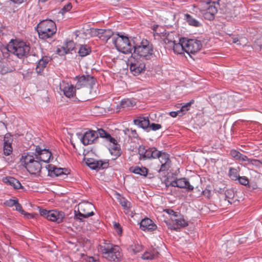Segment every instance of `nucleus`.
<instances>
[{
	"label": "nucleus",
	"instance_id": "nucleus-8",
	"mask_svg": "<svg viewBox=\"0 0 262 262\" xmlns=\"http://www.w3.org/2000/svg\"><path fill=\"white\" fill-rule=\"evenodd\" d=\"M92 204L88 202L80 203L78 205V211H75V219L82 222V218H88L94 214Z\"/></svg>",
	"mask_w": 262,
	"mask_h": 262
},
{
	"label": "nucleus",
	"instance_id": "nucleus-50",
	"mask_svg": "<svg viewBox=\"0 0 262 262\" xmlns=\"http://www.w3.org/2000/svg\"><path fill=\"white\" fill-rule=\"evenodd\" d=\"M161 125L160 124H156L154 123H152L151 124H150L149 125V128L150 131L151 130L154 131H156L157 130H159L161 128Z\"/></svg>",
	"mask_w": 262,
	"mask_h": 262
},
{
	"label": "nucleus",
	"instance_id": "nucleus-41",
	"mask_svg": "<svg viewBox=\"0 0 262 262\" xmlns=\"http://www.w3.org/2000/svg\"><path fill=\"white\" fill-rule=\"evenodd\" d=\"M14 206H15L16 210L19 211L21 214H24L27 218L32 217V215L31 214L29 213H25V211L23 209L21 205L18 203V201Z\"/></svg>",
	"mask_w": 262,
	"mask_h": 262
},
{
	"label": "nucleus",
	"instance_id": "nucleus-48",
	"mask_svg": "<svg viewBox=\"0 0 262 262\" xmlns=\"http://www.w3.org/2000/svg\"><path fill=\"white\" fill-rule=\"evenodd\" d=\"M72 5L71 3H68L66 5H65L60 10V13L62 14L66 13V12L69 11L72 9Z\"/></svg>",
	"mask_w": 262,
	"mask_h": 262
},
{
	"label": "nucleus",
	"instance_id": "nucleus-29",
	"mask_svg": "<svg viewBox=\"0 0 262 262\" xmlns=\"http://www.w3.org/2000/svg\"><path fill=\"white\" fill-rule=\"evenodd\" d=\"M3 182L7 185L13 187V188L16 189H19L22 187V185L19 181L13 177H5L3 178Z\"/></svg>",
	"mask_w": 262,
	"mask_h": 262
},
{
	"label": "nucleus",
	"instance_id": "nucleus-1",
	"mask_svg": "<svg viewBox=\"0 0 262 262\" xmlns=\"http://www.w3.org/2000/svg\"><path fill=\"white\" fill-rule=\"evenodd\" d=\"M120 248L109 241H104L98 247L103 257L109 261H118L121 258Z\"/></svg>",
	"mask_w": 262,
	"mask_h": 262
},
{
	"label": "nucleus",
	"instance_id": "nucleus-7",
	"mask_svg": "<svg viewBox=\"0 0 262 262\" xmlns=\"http://www.w3.org/2000/svg\"><path fill=\"white\" fill-rule=\"evenodd\" d=\"M112 41L119 52L124 54L132 53L134 46L131 43L127 37L118 34L117 37H113Z\"/></svg>",
	"mask_w": 262,
	"mask_h": 262
},
{
	"label": "nucleus",
	"instance_id": "nucleus-35",
	"mask_svg": "<svg viewBox=\"0 0 262 262\" xmlns=\"http://www.w3.org/2000/svg\"><path fill=\"white\" fill-rule=\"evenodd\" d=\"M117 199L124 209L127 210L130 208V203L125 198L119 194Z\"/></svg>",
	"mask_w": 262,
	"mask_h": 262
},
{
	"label": "nucleus",
	"instance_id": "nucleus-12",
	"mask_svg": "<svg viewBox=\"0 0 262 262\" xmlns=\"http://www.w3.org/2000/svg\"><path fill=\"white\" fill-rule=\"evenodd\" d=\"M158 150L156 147H146L143 145H139L138 154L140 160H145L150 158L156 159Z\"/></svg>",
	"mask_w": 262,
	"mask_h": 262
},
{
	"label": "nucleus",
	"instance_id": "nucleus-15",
	"mask_svg": "<svg viewBox=\"0 0 262 262\" xmlns=\"http://www.w3.org/2000/svg\"><path fill=\"white\" fill-rule=\"evenodd\" d=\"M36 159H38L40 163H48L52 157V153L49 149L41 148L37 146L35 148V152H34Z\"/></svg>",
	"mask_w": 262,
	"mask_h": 262
},
{
	"label": "nucleus",
	"instance_id": "nucleus-60",
	"mask_svg": "<svg viewBox=\"0 0 262 262\" xmlns=\"http://www.w3.org/2000/svg\"><path fill=\"white\" fill-rule=\"evenodd\" d=\"M48 1V0H38V2L39 3H44Z\"/></svg>",
	"mask_w": 262,
	"mask_h": 262
},
{
	"label": "nucleus",
	"instance_id": "nucleus-11",
	"mask_svg": "<svg viewBox=\"0 0 262 262\" xmlns=\"http://www.w3.org/2000/svg\"><path fill=\"white\" fill-rule=\"evenodd\" d=\"M185 52L189 56L194 54L201 50L202 45L201 41L195 39L184 38Z\"/></svg>",
	"mask_w": 262,
	"mask_h": 262
},
{
	"label": "nucleus",
	"instance_id": "nucleus-39",
	"mask_svg": "<svg viewBox=\"0 0 262 262\" xmlns=\"http://www.w3.org/2000/svg\"><path fill=\"white\" fill-rule=\"evenodd\" d=\"M228 174L230 178L234 181L237 180L239 177V174L236 168L233 167H230L229 168Z\"/></svg>",
	"mask_w": 262,
	"mask_h": 262
},
{
	"label": "nucleus",
	"instance_id": "nucleus-25",
	"mask_svg": "<svg viewBox=\"0 0 262 262\" xmlns=\"http://www.w3.org/2000/svg\"><path fill=\"white\" fill-rule=\"evenodd\" d=\"M140 227L143 231L152 232L157 229V226L149 218H145L141 220Z\"/></svg>",
	"mask_w": 262,
	"mask_h": 262
},
{
	"label": "nucleus",
	"instance_id": "nucleus-61",
	"mask_svg": "<svg viewBox=\"0 0 262 262\" xmlns=\"http://www.w3.org/2000/svg\"><path fill=\"white\" fill-rule=\"evenodd\" d=\"M204 192L205 193H208V194L207 195H209V194H210V191H209V190H207V192H206V190H205Z\"/></svg>",
	"mask_w": 262,
	"mask_h": 262
},
{
	"label": "nucleus",
	"instance_id": "nucleus-38",
	"mask_svg": "<svg viewBox=\"0 0 262 262\" xmlns=\"http://www.w3.org/2000/svg\"><path fill=\"white\" fill-rule=\"evenodd\" d=\"M123 132L124 135L128 136L129 138L137 139L138 137V134L136 130L126 128L124 129Z\"/></svg>",
	"mask_w": 262,
	"mask_h": 262
},
{
	"label": "nucleus",
	"instance_id": "nucleus-16",
	"mask_svg": "<svg viewBox=\"0 0 262 262\" xmlns=\"http://www.w3.org/2000/svg\"><path fill=\"white\" fill-rule=\"evenodd\" d=\"M164 41L168 44L170 47H172L173 52L176 53L182 54L183 51L185 52L184 38L180 39L179 42H176L175 40H171L166 37L164 38Z\"/></svg>",
	"mask_w": 262,
	"mask_h": 262
},
{
	"label": "nucleus",
	"instance_id": "nucleus-22",
	"mask_svg": "<svg viewBox=\"0 0 262 262\" xmlns=\"http://www.w3.org/2000/svg\"><path fill=\"white\" fill-rule=\"evenodd\" d=\"M75 86L71 83L67 82L64 81L60 84V90L62 91L63 94L68 98L73 97L75 96L76 93Z\"/></svg>",
	"mask_w": 262,
	"mask_h": 262
},
{
	"label": "nucleus",
	"instance_id": "nucleus-43",
	"mask_svg": "<svg viewBox=\"0 0 262 262\" xmlns=\"http://www.w3.org/2000/svg\"><path fill=\"white\" fill-rule=\"evenodd\" d=\"M166 34L165 29L160 26L158 30L155 32V36L165 37Z\"/></svg>",
	"mask_w": 262,
	"mask_h": 262
},
{
	"label": "nucleus",
	"instance_id": "nucleus-49",
	"mask_svg": "<svg viewBox=\"0 0 262 262\" xmlns=\"http://www.w3.org/2000/svg\"><path fill=\"white\" fill-rule=\"evenodd\" d=\"M237 180L239 183L243 185H247L249 183L248 179L246 177H239Z\"/></svg>",
	"mask_w": 262,
	"mask_h": 262
},
{
	"label": "nucleus",
	"instance_id": "nucleus-62",
	"mask_svg": "<svg viewBox=\"0 0 262 262\" xmlns=\"http://www.w3.org/2000/svg\"><path fill=\"white\" fill-rule=\"evenodd\" d=\"M3 56L5 58L7 57V56L4 53V52H3Z\"/></svg>",
	"mask_w": 262,
	"mask_h": 262
},
{
	"label": "nucleus",
	"instance_id": "nucleus-14",
	"mask_svg": "<svg viewBox=\"0 0 262 262\" xmlns=\"http://www.w3.org/2000/svg\"><path fill=\"white\" fill-rule=\"evenodd\" d=\"M76 135L84 145H88L94 143L98 139L97 132L93 130L86 131L83 134L77 133H76Z\"/></svg>",
	"mask_w": 262,
	"mask_h": 262
},
{
	"label": "nucleus",
	"instance_id": "nucleus-45",
	"mask_svg": "<svg viewBox=\"0 0 262 262\" xmlns=\"http://www.w3.org/2000/svg\"><path fill=\"white\" fill-rule=\"evenodd\" d=\"M103 31L104 29H93L91 32L93 35L98 36L99 38H102V34L104 32Z\"/></svg>",
	"mask_w": 262,
	"mask_h": 262
},
{
	"label": "nucleus",
	"instance_id": "nucleus-57",
	"mask_svg": "<svg viewBox=\"0 0 262 262\" xmlns=\"http://www.w3.org/2000/svg\"><path fill=\"white\" fill-rule=\"evenodd\" d=\"M160 27V26L158 25L154 24L151 26V28L153 31V34L155 36V32L158 30L159 28Z\"/></svg>",
	"mask_w": 262,
	"mask_h": 262
},
{
	"label": "nucleus",
	"instance_id": "nucleus-9",
	"mask_svg": "<svg viewBox=\"0 0 262 262\" xmlns=\"http://www.w3.org/2000/svg\"><path fill=\"white\" fill-rule=\"evenodd\" d=\"M144 60L132 55L128 61L129 69L134 75H137L145 70L146 63Z\"/></svg>",
	"mask_w": 262,
	"mask_h": 262
},
{
	"label": "nucleus",
	"instance_id": "nucleus-10",
	"mask_svg": "<svg viewBox=\"0 0 262 262\" xmlns=\"http://www.w3.org/2000/svg\"><path fill=\"white\" fill-rule=\"evenodd\" d=\"M74 80L76 82L75 88L77 90L82 88L91 90L96 84V79L89 75L76 76Z\"/></svg>",
	"mask_w": 262,
	"mask_h": 262
},
{
	"label": "nucleus",
	"instance_id": "nucleus-23",
	"mask_svg": "<svg viewBox=\"0 0 262 262\" xmlns=\"http://www.w3.org/2000/svg\"><path fill=\"white\" fill-rule=\"evenodd\" d=\"M168 186L185 188L187 191H192L194 189V187L190 185L188 180L185 178L176 179L171 182Z\"/></svg>",
	"mask_w": 262,
	"mask_h": 262
},
{
	"label": "nucleus",
	"instance_id": "nucleus-54",
	"mask_svg": "<svg viewBox=\"0 0 262 262\" xmlns=\"http://www.w3.org/2000/svg\"><path fill=\"white\" fill-rule=\"evenodd\" d=\"M183 115V113H181V111H178L177 112L173 111L171 112L170 113V115L172 117H176L177 116H182Z\"/></svg>",
	"mask_w": 262,
	"mask_h": 262
},
{
	"label": "nucleus",
	"instance_id": "nucleus-42",
	"mask_svg": "<svg viewBox=\"0 0 262 262\" xmlns=\"http://www.w3.org/2000/svg\"><path fill=\"white\" fill-rule=\"evenodd\" d=\"M132 249L134 253H137L142 250L143 246L139 243H135L132 246Z\"/></svg>",
	"mask_w": 262,
	"mask_h": 262
},
{
	"label": "nucleus",
	"instance_id": "nucleus-52",
	"mask_svg": "<svg viewBox=\"0 0 262 262\" xmlns=\"http://www.w3.org/2000/svg\"><path fill=\"white\" fill-rule=\"evenodd\" d=\"M164 211V212H166L169 215H171V218L172 217H174V218H176V217L177 216V215H178L177 213L171 209H166Z\"/></svg>",
	"mask_w": 262,
	"mask_h": 262
},
{
	"label": "nucleus",
	"instance_id": "nucleus-4",
	"mask_svg": "<svg viewBox=\"0 0 262 262\" xmlns=\"http://www.w3.org/2000/svg\"><path fill=\"white\" fill-rule=\"evenodd\" d=\"M133 55L144 60L151 59L154 54V47L149 41L143 39L140 45L134 46Z\"/></svg>",
	"mask_w": 262,
	"mask_h": 262
},
{
	"label": "nucleus",
	"instance_id": "nucleus-30",
	"mask_svg": "<svg viewBox=\"0 0 262 262\" xmlns=\"http://www.w3.org/2000/svg\"><path fill=\"white\" fill-rule=\"evenodd\" d=\"M136 104V102L134 99L125 98L121 101L120 107L123 109L130 110Z\"/></svg>",
	"mask_w": 262,
	"mask_h": 262
},
{
	"label": "nucleus",
	"instance_id": "nucleus-56",
	"mask_svg": "<svg viewBox=\"0 0 262 262\" xmlns=\"http://www.w3.org/2000/svg\"><path fill=\"white\" fill-rule=\"evenodd\" d=\"M50 210H47L44 209L40 210V214L41 216L46 217L47 219L48 217V215H49Z\"/></svg>",
	"mask_w": 262,
	"mask_h": 262
},
{
	"label": "nucleus",
	"instance_id": "nucleus-17",
	"mask_svg": "<svg viewBox=\"0 0 262 262\" xmlns=\"http://www.w3.org/2000/svg\"><path fill=\"white\" fill-rule=\"evenodd\" d=\"M156 158H158L161 164L159 172L167 171L171 165V161L169 159V155L166 152H162L158 150V153Z\"/></svg>",
	"mask_w": 262,
	"mask_h": 262
},
{
	"label": "nucleus",
	"instance_id": "nucleus-21",
	"mask_svg": "<svg viewBox=\"0 0 262 262\" xmlns=\"http://www.w3.org/2000/svg\"><path fill=\"white\" fill-rule=\"evenodd\" d=\"M15 70V67L13 61L6 59L0 60V74L4 75Z\"/></svg>",
	"mask_w": 262,
	"mask_h": 262
},
{
	"label": "nucleus",
	"instance_id": "nucleus-32",
	"mask_svg": "<svg viewBox=\"0 0 262 262\" xmlns=\"http://www.w3.org/2000/svg\"><path fill=\"white\" fill-rule=\"evenodd\" d=\"M184 19L190 26L195 27H200L202 26V24L199 21L196 20L190 14L187 13L185 14Z\"/></svg>",
	"mask_w": 262,
	"mask_h": 262
},
{
	"label": "nucleus",
	"instance_id": "nucleus-18",
	"mask_svg": "<svg viewBox=\"0 0 262 262\" xmlns=\"http://www.w3.org/2000/svg\"><path fill=\"white\" fill-rule=\"evenodd\" d=\"M86 165L92 169H104L108 166V162L106 160H97L93 158H88L85 161Z\"/></svg>",
	"mask_w": 262,
	"mask_h": 262
},
{
	"label": "nucleus",
	"instance_id": "nucleus-44",
	"mask_svg": "<svg viewBox=\"0 0 262 262\" xmlns=\"http://www.w3.org/2000/svg\"><path fill=\"white\" fill-rule=\"evenodd\" d=\"M194 100H191L189 102L186 103L185 104L183 105L180 110L182 113H183V115L185 114L186 112L189 110V107L191 104L193 103Z\"/></svg>",
	"mask_w": 262,
	"mask_h": 262
},
{
	"label": "nucleus",
	"instance_id": "nucleus-47",
	"mask_svg": "<svg viewBox=\"0 0 262 262\" xmlns=\"http://www.w3.org/2000/svg\"><path fill=\"white\" fill-rule=\"evenodd\" d=\"M225 195L226 199H232L234 196V191L232 189L226 190L225 192Z\"/></svg>",
	"mask_w": 262,
	"mask_h": 262
},
{
	"label": "nucleus",
	"instance_id": "nucleus-40",
	"mask_svg": "<svg viewBox=\"0 0 262 262\" xmlns=\"http://www.w3.org/2000/svg\"><path fill=\"white\" fill-rule=\"evenodd\" d=\"M103 32L100 39L107 41L113 35V32L111 29H104Z\"/></svg>",
	"mask_w": 262,
	"mask_h": 262
},
{
	"label": "nucleus",
	"instance_id": "nucleus-13",
	"mask_svg": "<svg viewBox=\"0 0 262 262\" xmlns=\"http://www.w3.org/2000/svg\"><path fill=\"white\" fill-rule=\"evenodd\" d=\"M168 228L176 231H179L181 228H184L188 225V222L181 215H177L176 218H171V220L165 221Z\"/></svg>",
	"mask_w": 262,
	"mask_h": 262
},
{
	"label": "nucleus",
	"instance_id": "nucleus-28",
	"mask_svg": "<svg viewBox=\"0 0 262 262\" xmlns=\"http://www.w3.org/2000/svg\"><path fill=\"white\" fill-rule=\"evenodd\" d=\"M51 60V58L49 56H45L37 61L36 71L37 73H41L47 67L49 62Z\"/></svg>",
	"mask_w": 262,
	"mask_h": 262
},
{
	"label": "nucleus",
	"instance_id": "nucleus-34",
	"mask_svg": "<svg viewBox=\"0 0 262 262\" xmlns=\"http://www.w3.org/2000/svg\"><path fill=\"white\" fill-rule=\"evenodd\" d=\"M91 52V48L88 45H80L79 46L78 53L81 57H84Z\"/></svg>",
	"mask_w": 262,
	"mask_h": 262
},
{
	"label": "nucleus",
	"instance_id": "nucleus-24",
	"mask_svg": "<svg viewBox=\"0 0 262 262\" xmlns=\"http://www.w3.org/2000/svg\"><path fill=\"white\" fill-rule=\"evenodd\" d=\"M230 155L235 160L239 162H245L247 164H254V162L258 161L257 160L248 158L246 156L243 155L239 151L235 149H231L230 151Z\"/></svg>",
	"mask_w": 262,
	"mask_h": 262
},
{
	"label": "nucleus",
	"instance_id": "nucleus-37",
	"mask_svg": "<svg viewBox=\"0 0 262 262\" xmlns=\"http://www.w3.org/2000/svg\"><path fill=\"white\" fill-rule=\"evenodd\" d=\"M132 171L135 174H139L144 177L146 176L148 173V170L145 167H140L136 166L133 167Z\"/></svg>",
	"mask_w": 262,
	"mask_h": 262
},
{
	"label": "nucleus",
	"instance_id": "nucleus-33",
	"mask_svg": "<svg viewBox=\"0 0 262 262\" xmlns=\"http://www.w3.org/2000/svg\"><path fill=\"white\" fill-rule=\"evenodd\" d=\"M158 251L155 249H151L145 251L142 256L143 259H152L158 257Z\"/></svg>",
	"mask_w": 262,
	"mask_h": 262
},
{
	"label": "nucleus",
	"instance_id": "nucleus-27",
	"mask_svg": "<svg viewBox=\"0 0 262 262\" xmlns=\"http://www.w3.org/2000/svg\"><path fill=\"white\" fill-rule=\"evenodd\" d=\"M39 37L42 39L51 37L56 31V29H37Z\"/></svg>",
	"mask_w": 262,
	"mask_h": 262
},
{
	"label": "nucleus",
	"instance_id": "nucleus-55",
	"mask_svg": "<svg viewBox=\"0 0 262 262\" xmlns=\"http://www.w3.org/2000/svg\"><path fill=\"white\" fill-rule=\"evenodd\" d=\"M255 44L260 48H262V36L256 39L255 41Z\"/></svg>",
	"mask_w": 262,
	"mask_h": 262
},
{
	"label": "nucleus",
	"instance_id": "nucleus-6",
	"mask_svg": "<svg viewBox=\"0 0 262 262\" xmlns=\"http://www.w3.org/2000/svg\"><path fill=\"white\" fill-rule=\"evenodd\" d=\"M96 132L98 133V137L99 136L100 138H103L105 141L110 142V145L108 150L111 155L114 157L113 159H116L120 157L122 151L120 146L118 144L117 140L112 137L110 134L102 128L98 129Z\"/></svg>",
	"mask_w": 262,
	"mask_h": 262
},
{
	"label": "nucleus",
	"instance_id": "nucleus-2",
	"mask_svg": "<svg viewBox=\"0 0 262 262\" xmlns=\"http://www.w3.org/2000/svg\"><path fill=\"white\" fill-rule=\"evenodd\" d=\"M4 50L12 53L18 58L30 55L36 56L33 52H30L31 47L29 43L23 41L12 40L8 47L4 49Z\"/></svg>",
	"mask_w": 262,
	"mask_h": 262
},
{
	"label": "nucleus",
	"instance_id": "nucleus-26",
	"mask_svg": "<svg viewBox=\"0 0 262 262\" xmlns=\"http://www.w3.org/2000/svg\"><path fill=\"white\" fill-rule=\"evenodd\" d=\"M64 216L65 214L63 212L56 210H51L49 211L47 219L52 222L60 223L63 221Z\"/></svg>",
	"mask_w": 262,
	"mask_h": 262
},
{
	"label": "nucleus",
	"instance_id": "nucleus-31",
	"mask_svg": "<svg viewBox=\"0 0 262 262\" xmlns=\"http://www.w3.org/2000/svg\"><path fill=\"white\" fill-rule=\"evenodd\" d=\"M56 29L55 23L50 19L43 20L37 25V29Z\"/></svg>",
	"mask_w": 262,
	"mask_h": 262
},
{
	"label": "nucleus",
	"instance_id": "nucleus-5",
	"mask_svg": "<svg viewBox=\"0 0 262 262\" xmlns=\"http://www.w3.org/2000/svg\"><path fill=\"white\" fill-rule=\"evenodd\" d=\"M219 1L208 0L201 1L199 4L200 11L204 19L213 20L219 7Z\"/></svg>",
	"mask_w": 262,
	"mask_h": 262
},
{
	"label": "nucleus",
	"instance_id": "nucleus-46",
	"mask_svg": "<svg viewBox=\"0 0 262 262\" xmlns=\"http://www.w3.org/2000/svg\"><path fill=\"white\" fill-rule=\"evenodd\" d=\"M113 227L117 234L118 235H121L122 233V229L120 224L119 223L114 222Z\"/></svg>",
	"mask_w": 262,
	"mask_h": 262
},
{
	"label": "nucleus",
	"instance_id": "nucleus-20",
	"mask_svg": "<svg viewBox=\"0 0 262 262\" xmlns=\"http://www.w3.org/2000/svg\"><path fill=\"white\" fill-rule=\"evenodd\" d=\"M47 169L49 175L51 177H62L67 176L69 173V171L68 169L57 167L52 164L48 165Z\"/></svg>",
	"mask_w": 262,
	"mask_h": 262
},
{
	"label": "nucleus",
	"instance_id": "nucleus-59",
	"mask_svg": "<svg viewBox=\"0 0 262 262\" xmlns=\"http://www.w3.org/2000/svg\"><path fill=\"white\" fill-rule=\"evenodd\" d=\"M233 42L236 43L237 45H241V43L239 42V41L237 37L233 38Z\"/></svg>",
	"mask_w": 262,
	"mask_h": 262
},
{
	"label": "nucleus",
	"instance_id": "nucleus-36",
	"mask_svg": "<svg viewBox=\"0 0 262 262\" xmlns=\"http://www.w3.org/2000/svg\"><path fill=\"white\" fill-rule=\"evenodd\" d=\"M4 153L6 156H9L12 152L13 148L11 145V142L9 140H4Z\"/></svg>",
	"mask_w": 262,
	"mask_h": 262
},
{
	"label": "nucleus",
	"instance_id": "nucleus-19",
	"mask_svg": "<svg viewBox=\"0 0 262 262\" xmlns=\"http://www.w3.org/2000/svg\"><path fill=\"white\" fill-rule=\"evenodd\" d=\"M134 124L138 127L142 128L144 130L149 132L150 131V121L148 116H139L133 120Z\"/></svg>",
	"mask_w": 262,
	"mask_h": 262
},
{
	"label": "nucleus",
	"instance_id": "nucleus-53",
	"mask_svg": "<svg viewBox=\"0 0 262 262\" xmlns=\"http://www.w3.org/2000/svg\"><path fill=\"white\" fill-rule=\"evenodd\" d=\"M82 262H95V260L92 256H86L83 257Z\"/></svg>",
	"mask_w": 262,
	"mask_h": 262
},
{
	"label": "nucleus",
	"instance_id": "nucleus-3",
	"mask_svg": "<svg viewBox=\"0 0 262 262\" xmlns=\"http://www.w3.org/2000/svg\"><path fill=\"white\" fill-rule=\"evenodd\" d=\"M20 162L31 174H38L42 168L40 162L36 159L34 152H27L22 155Z\"/></svg>",
	"mask_w": 262,
	"mask_h": 262
},
{
	"label": "nucleus",
	"instance_id": "nucleus-58",
	"mask_svg": "<svg viewBox=\"0 0 262 262\" xmlns=\"http://www.w3.org/2000/svg\"><path fill=\"white\" fill-rule=\"evenodd\" d=\"M13 3L16 4H21L24 2H26L27 0H10Z\"/></svg>",
	"mask_w": 262,
	"mask_h": 262
},
{
	"label": "nucleus",
	"instance_id": "nucleus-51",
	"mask_svg": "<svg viewBox=\"0 0 262 262\" xmlns=\"http://www.w3.org/2000/svg\"><path fill=\"white\" fill-rule=\"evenodd\" d=\"M17 200L9 199L5 202V204L8 207H13L16 204Z\"/></svg>",
	"mask_w": 262,
	"mask_h": 262
}]
</instances>
